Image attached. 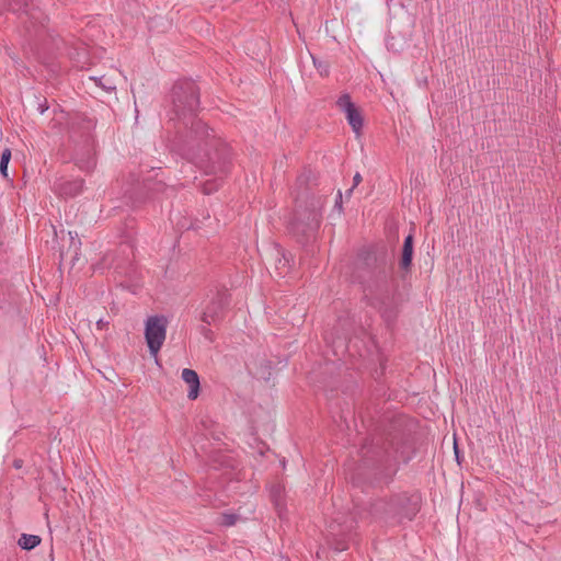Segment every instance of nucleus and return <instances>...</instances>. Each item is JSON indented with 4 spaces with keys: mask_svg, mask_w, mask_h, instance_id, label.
Instances as JSON below:
<instances>
[{
    "mask_svg": "<svg viewBox=\"0 0 561 561\" xmlns=\"http://www.w3.org/2000/svg\"><path fill=\"white\" fill-rule=\"evenodd\" d=\"M382 450L386 451V448L381 446V438L374 437L365 440L360 448V455L363 459H374L375 456H379Z\"/></svg>",
    "mask_w": 561,
    "mask_h": 561,
    "instance_id": "14",
    "label": "nucleus"
},
{
    "mask_svg": "<svg viewBox=\"0 0 561 561\" xmlns=\"http://www.w3.org/2000/svg\"><path fill=\"white\" fill-rule=\"evenodd\" d=\"M23 463H24V462H23V460H22V459H14V460H13V467H14L15 469H21V468L23 467Z\"/></svg>",
    "mask_w": 561,
    "mask_h": 561,
    "instance_id": "28",
    "label": "nucleus"
},
{
    "mask_svg": "<svg viewBox=\"0 0 561 561\" xmlns=\"http://www.w3.org/2000/svg\"><path fill=\"white\" fill-rule=\"evenodd\" d=\"M123 75L119 69L112 67L107 73L92 76L90 80L94 81L105 91H115L117 84L122 81Z\"/></svg>",
    "mask_w": 561,
    "mask_h": 561,
    "instance_id": "9",
    "label": "nucleus"
},
{
    "mask_svg": "<svg viewBox=\"0 0 561 561\" xmlns=\"http://www.w3.org/2000/svg\"><path fill=\"white\" fill-rule=\"evenodd\" d=\"M314 65H316L317 69H319V70L322 72V70H321V69H323V66H321V65H317L316 62H314Z\"/></svg>",
    "mask_w": 561,
    "mask_h": 561,
    "instance_id": "29",
    "label": "nucleus"
},
{
    "mask_svg": "<svg viewBox=\"0 0 561 561\" xmlns=\"http://www.w3.org/2000/svg\"><path fill=\"white\" fill-rule=\"evenodd\" d=\"M38 111L41 114H43L45 111L48 110V103H47V100L46 99H43L42 102L38 103V106H37Z\"/></svg>",
    "mask_w": 561,
    "mask_h": 561,
    "instance_id": "24",
    "label": "nucleus"
},
{
    "mask_svg": "<svg viewBox=\"0 0 561 561\" xmlns=\"http://www.w3.org/2000/svg\"><path fill=\"white\" fill-rule=\"evenodd\" d=\"M83 187V181L82 180H75V181H67L64 183H60L56 191L60 196L64 197H73L78 195Z\"/></svg>",
    "mask_w": 561,
    "mask_h": 561,
    "instance_id": "16",
    "label": "nucleus"
},
{
    "mask_svg": "<svg viewBox=\"0 0 561 561\" xmlns=\"http://www.w3.org/2000/svg\"><path fill=\"white\" fill-rule=\"evenodd\" d=\"M209 325H202L201 327V333L203 334V336L205 339H207L208 341H214V333L213 331L208 328Z\"/></svg>",
    "mask_w": 561,
    "mask_h": 561,
    "instance_id": "21",
    "label": "nucleus"
},
{
    "mask_svg": "<svg viewBox=\"0 0 561 561\" xmlns=\"http://www.w3.org/2000/svg\"><path fill=\"white\" fill-rule=\"evenodd\" d=\"M335 207H337L340 210L342 209V193H341V191L337 192V196L335 199Z\"/></svg>",
    "mask_w": 561,
    "mask_h": 561,
    "instance_id": "26",
    "label": "nucleus"
},
{
    "mask_svg": "<svg viewBox=\"0 0 561 561\" xmlns=\"http://www.w3.org/2000/svg\"><path fill=\"white\" fill-rule=\"evenodd\" d=\"M8 164L9 162H0V173L3 175V178H8Z\"/></svg>",
    "mask_w": 561,
    "mask_h": 561,
    "instance_id": "25",
    "label": "nucleus"
},
{
    "mask_svg": "<svg viewBox=\"0 0 561 561\" xmlns=\"http://www.w3.org/2000/svg\"><path fill=\"white\" fill-rule=\"evenodd\" d=\"M351 278L362 286L366 296L383 298L389 295L391 267L385 248L363 247L351 266Z\"/></svg>",
    "mask_w": 561,
    "mask_h": 561,
    "instance_id": "2",
    "label": "nucleus"
},
{
    "mask_svg": "<svg viewBox=\"0 0 561 561\" xmlns=\"http://www.w3.org/2000/svg\"><path fill=\"white\" fill-rule=\"evenodd\" d=\"M76 163L77 165L81 169V170H84L87 172H90L94 169L95 167V159L92 154H89V157L87 159H79V158H76Z\"/></svg>",
    "mask_w": 561,
    "mask_h": 561,
    "instance_id": "19",
    "label": "nucleus"
},
{
    "mask_svg": "<svg viewBox=\"0 0 561 561\" xmlns=\"http://www.w3.org/2000/svg\"><path fill=\"white\" fill-rule=\"evenodd\" d=\"M41 541H42V539L37 535L22 534L18 541V545L23 550H32V549L36 548L41 543Z\"/></svg>",
    "mask_w": 561,
    "mask_h": 561,
    "instance_id": "17",
    "label": "nucleus"
},
{
    "mask_svg": "<svg viewBox=\"0 0 561 561\" xmlns=\"http://www.w3.org/2000/svg\"><path fill=\"white\" fill-rule=\"evenodd\" d=\"M168 320L163 316H152L146 321L145 337L151 355L160 351L167 335Z\"/></svg>",
    "mask_w": 561,
    "mask_h": 561,
    "instance_id": "7",
    "label": "nucleus"
},
{
    "mask_svg": "<svg viewBox=\"0 0 561 561\" xmlns=\"http://www.w3.org/2000/svg\"><path fill=\"white\" fill-rule=\"evenodd\" d=\"M238 520V515L236 514H230V513H224L221 514V520H220V525L225 526V527H230V526H233Z\"/></svg>",
    "mask_w": 561,
    "mask_h": 561,
    "instance_id": "20",
    "label": "nucleus"
},
{
    "mask_svg": "<svg viewBox=\"0 0 561 561\" xmlns=\"http://www.w3.org/2000/svg\"><path fill=\"white\" fill-rule=\"evenodd\" d=\"M360 182L362 175L357 172L353 178V187L348 190L347 195H350L353 192L354 187L357 186Z\"/></svg>",
    "mask_w": 561,
    "mask_h": 561,
    "instance_id": "22",
    "label": "nucleus"
},
{
    "mask_svg": "<svg viewBox=\"0 0 561 561\" xmlns=\"http://www.w3.org/2000/svg\"><path fill=\"white\" fill-rule=\"evenodd\" d=\"M108 325V322L107 321H104L102 319L98 320L96 321V327L99 330H103L105 329L106 327Z\"/></svg>",
    "mask_w": 561,
    "mask_h": 561,
    "instance_id": "27",
    "label": "nucleus"
},
{
    "mask_svg": "<svg viewBox=\"0 0 561 561\" xmlns=\"http://www.w3.org/2000/svg\"><path fill=\"white\" fill-rule=\"evenodd\" d=\"M142 185L145 188L149 191L162 192L165 187V184L162 181L152 182L151 176H146L142 179Z\"/></svg>",
    "mask_w": 561,
    "mask_h": 561,
    "instance_id": "18",
    "label": "nucleus"
},
{
    "mask_svg": "<svg viewBox=\"0 0 561 561\" xmlns=\"http://www.w3.org/2000/svg\"><path fill=\"white\" fill-rule=\"evenodd\" d=\"M30 0H0V11L10 10L13 12L23 11L25 35L35 46L47 45L48 39H53L49 34L46 22L48 19L38 9L27 10Z\"/></svg>",
    "mask_w": 561,
    "mask_h": 561,
    "instance_id": "5",
    "label": "nucleus"
},
{
    "mask_svg": "<svg viewBox=\"0 0 561 561\" xmlns=\"http://www.w3.org/2000/svg\"><path fill=\"white\" fill-rule=\"evenodd\" d=\"M413 259V236L409 234L405 237L402 247V254L399 262V266L404 272H410Z\"/></svg>",
    "mask_w": 561,
    "mask_h": 561,
    "instance_id": "15",
    "label": "nucleus"
},
{
    "mask_svg": "<svg viewBox=\"0 0 561 561\" xmlns=\"http://www.w3.org/2000/svg\"><path fill=\"white\" fill-rule=\"evenodd\" d=\"M313 179L312 172L306 170L296 180V207L288 228L299 242H305L313 237L322 218L321 210L324 201L311 192L309 184Z\"/></svg>",
    "mask_w": 561,
    "mask_h": 561,
    "instance_id": "3",
    "label": "nucleus"
},
{
    "mask_svg": "<svg viewBox=\"0 0 561 561\" xmlns=\"http://www.w3.org/2000/svg\"><path fill=\"white\" fill-rule=\"evenodd\" d=\"M270 497L278 516L282 517L285 511V485L280 482L273 483L270 488Z\"/></svg>",
    "mask_w": 561,
    "mask_h": 561,
    "instance_id": "12",
    "label": "nucleus"
},
{
    "mask_svg": "<svg viewBox=\"0 0 561 561\" xmlns=\"http://www.w3.org/2000/svg\"><path fill=\"white\" fill-rule=\"evenodd\" d=\"M230 300L231 296L225 287L210 290L201 321L207 325L220 322L225 318Z\"/></svg>",
    "mask_w": 561,
    "mask_h": 561,
    "instance_id": "6",
    "label": "nucleus"
},
{
    "mask_svg": "<svg viewBox=\"0 0 561 561\" xmlns=\"http://www.w3.org/2000/svg\"><path fill=\"white\" fill-rule=\"evenodd\" d=\"M398 512L399 507L397 497H390L389 500L379 499L370 505V513L379 517L396 515Z\"/></svg>",
    "mask_w": 561,
    "mask_h": 561,
    "instance_id": "10",
    "label": "nucleus"
},
{
    "mask_svg": "<svg viewBox=\"0 0 561 561\" xmlns=\"http://www.w3.org/2000/svg\"><path fill=\"white\" fill-rule=\"evenodd\" d=\"M339 525L331 524L330 530L328 535V543L334 551L342 552L347 550V537L344 533L340 534L337 531Z\"/></svg>",
    "mask_w": 561,
    "mask_h": 561,
    "instance_id": "11",
    "label": "nucleus"
},
{
    "mask_svg": "<svg viewBox=\"0 0 561 561\" xmlns=\"http://www.w3.org/2000/svg\"><path fill=\"white\" fill-rule=\"evenodd\" d=\"M337 107L345 112L348 124L355 134H359L363 128V116L358 107L352 102L348 93L342 94L336 101Z\"/></svg>",
    "mask_w": 561,
    "mask_h": 561,
    "instance_id": "8",
    "label": "nucleus"
},
{
    "mask_svg": "<svg viewBox=\"0 0 561 561\" xmlns=\"http://www.w3.org/2000/svg\"><path fill=\"white\" fill-rule=\"evenodd\" d=\"M171 96L173 112L179 121L175 135L184 134L192 127L194 121H199L196 117L199 108V89L192 80H179L172 88ZM171 119H174V117Z\"/></svg>",
    "mask_w": 561,
    "mask_h": 561,
    "instance_id": "4",
    "label": "nucleus"
},
{
    "mask_svg": "<svg viewBox=\"0 0 561 561\" xmlns=\"http://www.w3.org/2000/svg\"><path fill=\"white\" fill-rule=\"evenodd\" d=\"M314 65H316L317 69H319V70L322 72V70H321V69H323V66H321V65H317L316 62H314Z\"/></svg>",
    "mask_w": 561,
    "mask_h": 561,
    "instance_id": "30",
    "label": "nucleus"
},
{
    "mask_svg": "<svg viewBox=\"0 0 561 561\" xmlns=\"http://www.w3.org/2000/svg\"><path fill=\"white\" fill-rule=\"evenodd\" d=\"M182 379L190 386L187 398L190 400H195L199 394L201 387L197 373L193 369L184 368L182 370Z\"/></svg>",
    "mask_w": 561,
    "mask_h": 561,
    "instance_id": "13",
    "label": "nucleus"
},
{
    "mask_svg": "<svg viewBox=\"0 0 561 561\" xmlns=\"http://www.w3.org/2000/svg\"><path fill=\"white\" fill-rule=\"evenodd\" d=\"M170 148L183 159L195 164L206 175H214L213 180L201 184L205 195L216 192L220 181L230 170L231 151L229 146L217 137L215 131L203 121H194L187 131L175 135Z\"/></svg>",
    "mask_w": 561,
    "mask_h": 561,
    "instance_id": "1",
    "label": "nucleus"
},
{
    "mask_svg": "<svg viewBox=\"0 0 561 561\" xmlns=\"http://www.w3.org/2000/svg\"><path fill=\"white\" fill-rule=\"evenodd\" d=\"M11 159V150L9 148H5L1 153L0 162H10Z\"/></svg>",
    "mask_w": 561,
    "mask_h": 561,
    "instance_id": "23",
    "label": "nucleus"
}]
</instances>
